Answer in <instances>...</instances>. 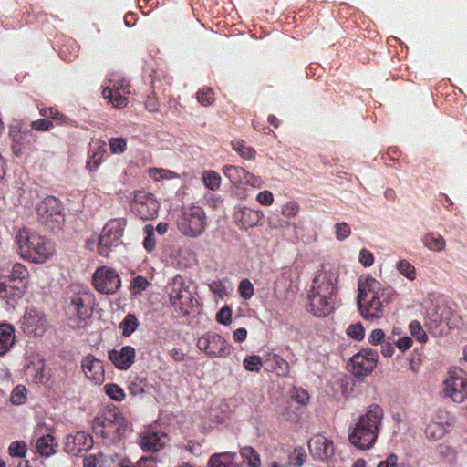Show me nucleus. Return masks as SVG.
I'll list each match as a JSON object with an SVG mask.
<instances>
[{"mask_svg":"<svg viewBox=\"0 0 467 467\" xmlns=\"http://www.w3.org/2000/svg\"><path fill=\"white\" fill-rule=\"evenodd\" d=\"M9 453L13 457H25L27 451L26 444L24 441H15L9 446Z\"/></svg>","mask_w":467,"mask_h":467,"instance_id":"4d7b16f0","label":"nucleus"},{"mask_svg":"<svg viewBox=\"0 0 467 467\" xmlns=\"http://www.w3.org/2000/svg\"><path fill=\"white\" fill-rule=\"evenodd\" d=\"M242 184H247L254 188H261L264 185V181L261 177L252 174L244 170Z\"/></svg>","mask_w":467,"mask_h":467,"instance_id":"6e6d98bb","label":"nucleus"},{"mask_svg":"<svg viewBox=\"0 0 467 467\" xmlns=\"http://www.w3.org/2000/svg\"><path fill=\"white\" fill-rule=\"evenodd\" d=\"M36 211L41 223L50 230L59 229L65 222L62 203L53 196L42 200Z\"/></svg>","mask_w":467,"mask_h":467,"instance_id":"9d476101","label":"nucleus"},{"mask_svg":"<svg viewBox=\"0 0 467 467\" xmlns=\"http://www.w3.org/2000/svg\"><path fill=\"white\" fill-rule=\"evenodd\" d=\"M232 146L233 149L237 151L242 158L250 160L254 156V150L251 147L246 146L242 141L234 142Z\"/></svg>","mask_w":467,"mask_h":467,"instance_id":"864d4df0","label":"nucleus"},{"mask_svg":"<svg viewBox=\"0 0 467 467\" xmlns=\"http://www.w3.org/2000/svg\"><path fill=\"white\" fill-rule=\"evenodd\" d=\"M109 146L112 154H120L127 148V140L124 138H112L109 141Z\"/></svg>","mask_w":467,"mask_h":467,"instance_id":"603ef678","label":"nucleus"},{"mask_svg":"<svg viewBox=\"0 0 467 467\" xmlns=\"http://www.w3.org/2000/svg\"><path fill=\"white\" fill-rule=\"evenodd\" d=\"M25 372L36 382H43L49 378V370L44 359L36 353H28L26 357Z\"/></svg>","mask_w":467,"mask_h":467,"instance_id":"f3484780","label":"nucleus"},{"mask_svg":"<svg viewBox=\"0 0 467 467\" xmlns=\"http://www.w3.org/2000/svg\"><path fill=\"white\" fill-rule=\"evenodd\" d=\"M81 366L86 378L92 383L99 385L104 381V367L99 359L88 355L83 358Z\"/></svg>","mask_w":467,"mask_h":467,"instance_id":"412c9836","label":"nucleus"},{"mask_svg":"<svg viewBox=\"0 0 467 467\" xmlns=\"http://www.w3.org/2000/svg\"><path fill=\"white\" fill-rule=\"evenodd\" d=\"M274 195L270 191H262L256 195L258 203L264 206H271L274 203Z\"/></svg>","mask_w":467,"mask_h":467,"instance_id":"0e129e2a","label":"nucleus"},{"mask_svg":"<svg viewBox=\"0 0 467 467\" xmlns=\"http://www.w3.org/2000/svg\"><path fill=\"white\" fill-rule=\"evenodd\" d=\"M169 296L171 305L182 315L188 316L197 308V300L179 275L175 276L171 284Z\"/></svg>","mask_w":467,"mask_h":467,"instance_id":"6e6552de","label":"nucleus"},{"mask_svg":"<svg viewBox=\"0 0 467 467\" xmlns=\"http://www.w3.org/2000/svg\"><path fill=\"white\" fill-rule=\"evenodd\" d=\"M36 448L41 456L50 457L56 452L57 444L54 437L50 434H47L36 441Z\"/></svg>","mask_w":467,"mask_h":467,"instance_id":"c756f323","label":"nucleus"},{"mask_svg":"<svg viewBox=\"0 0 467 467\" xmlns=\"http://www.w3.org/2000/svg\"><path fill=\"white\" fill-rule=\"evenodd\" d=\"M336 236L338 240H345L350 235V227L346 223H338L335 225Z\"/></svg>","mask_w":467,"mask_h":467,"instance_id":"e2e57ef3","label":"nucleus"},{"mask_svg":"<svg viewBox=\"0 0 467 467\" xmlns=\"http://www.w3.org/2000/svg\"><path fill=\"white\" fill-rule=\"evenodd\" d=\"M178 232L187 238H197L203 234L207 227V216L198 205L190 204L182 208L176 220Z\"/></svg>","mask_w":467,"mask_h":467,"instance_id":"39448f33","label":"nucleus"},{"mask_svg":"<svg viewBox=\"0 0 467 467\" xmlns=\"http://www.w3.org/2000/svg\"><path fill=\"white\" fill-rule=\"evenodd\" d=\"M15 242L19 256L32 264H45L56 254L52 241L28 227L17 230Z\"/></svg>","mask_w":467,"mask_h":467,"instance_id":"f03ea898","label":"nucleus"},{"mask_svg":"<svg viewBox=\"0 0 467 467\" xmlns=\"http://www.w3.org/2000/svg\"><path fill=\"white\" fill-rule=\"evenodd\" d=\"M106 153V143L99 141L96 147L90 160L87 163V167L89 171H95L103 161V157Z\"/></svg>","mask_w":467,"mask_h":467,"instance_id":"2f4dec72","label":"nucleus"},{"mask_svg":"<svg viewBox=\"0 0 467 467\" xmlns=\"http://www.w3.org/2000/svg\"><path fill=\"white\" fill-rule=\"evenodd\" d=\"M146 380L143 378L135 377L129 384V390L130 394L141 395L145 392Z\"/></svg>","mask_w":467,"mask_h":467,"instance_id":"09e8293b","label":"nucleus"},{"mask_svg":"<svg viewBox=\"0 0 467 467\" xmlns=\"http://www.w3.org/2000/svg\"><path fill=\"white\" fill-rule=\"evenodd\" d=\"M92 281L96 290L103 294H113L121 285L119 275L107 266L98 268L93 274Z\"/></svg>","mask_w":467,"mask_h":467,"instance_id":"4468645a","label":"nucleus"},{"mask_svg":"<svg viewBox=\"0 0 467 467\" xmlns=\"http://www.w3.org/2000/svg\"><path fill=\"white\" fill-rule=\"evenodd\" d=\"M46 314L36 307H27L20 319V329L29 337H40L48 329Z\"/></svg>","mask_w":467,"mask_h":467,"instance_id":"9b49d317","label":"nucleus"},{"mask_svg":"<svg viewBox=\"0 0 467 467\" xmlns=\"http://www.w3.org/2000/svg\"><path fill=\"white\" fill-rule=\"evenodd\" d=\"M378 433L357 422L355 428L349 434L350 442L358 449H370L378 439Z\"/></svg>","mask_w":467,"mask_h":467,"instance_id":"aec40b11","label":"nucleus"},{"mask_svg":"<svg viewBox=\"0 0 467 467\" xmlns=\"http://www.w3.org/2000/svg\"><path fill=\"white\" fill-rule=\"evenodd\" d=\"M31 128L38 131H47L53 128V123L47 119H37L31 122Z\"/></svg>","mask_w":467,"mask_h":467,"instance_id":"69168bd1","label":"nucleus"},{"mask_svg":"<svg viewBox=\"0 0 467 467\" xmlns=\"http://www.w3.org/2000/svg\"><path fill=\"white\" fill-rule=\"evenodd\" d=\"M144 234H146L143 241V247L148 251L151 252L154 250L156 245V238L154 228L151 224H148L144 227Z\"/></svg>","mask_w":467,"mask_h":467,"instance_id":"37998d69","label":"nucleus"},{"mask_svg":"<svg viewBox=\"0 0 467 467\" xmlns=\"http://www.w3.org/2000/svg\"><path fill=\"white\" fill-rule=\"evenodd\" d=\"M138 325V320L134 315H127L119 325V327L122 330V335L125 337L130 336L137 329Z\"/></svg>","mask_w":467,"mask_h":467,"instance_id":"4c0bfd02","label":"nucleus"},{"mask_svg":"<svg viewBox=\"0 0 467 467\" xmlns=\"http://www.w3.org/2000/svg\"><path fill=\"white\" fill-rule=\"evenodd\" d=\"M299 213V205L296 202H288L282 205L281 213L288 219L295 218Z\"/></svg>","mask_w":467,"mask_h":467,"instance_id":"5fc2aeb1","label":"nucleus"},{"mask_svg":"<svg viewBox=\"0 0 467 467\" xmlns=\"http://www.w3.org/2000/svg\"><path fill=\"white\" fill-rule=\"evenodd\" d=\"M125 226L124 218L109 220L102 228L99 236L88 241V247L92 250L96 247L97 252L103 257L109 256L113 244L121 238Z\"/></svg>","mask_w":467,"mask_h":467,"instance_id":"0eeeda50","label":"nucleus"},{"mask_svg":"<svg viewBox=\"0 0 467 467\" xmlns=\"http://www.w3.org/2000/svg\"><path fill=\"white\" fill-rule=\"evenodd\" d=\"M306 460V454L303 448H296L290 456V462L297 467L302 466Z\"/></svg>","mask_w":467,"mask_h":467,"instance_id":"bf43d9fd","label":"nucleus"},{"mask_svg":"<svg viewBox=\"0 0 467 467\" xmlns=\"http://www.w3.org/2000/svg\"><path fill=\"white\" fill-rule=\"evenodd\" d=\"M224 175L236 185H242L243 175L244 169L236 166H225L223 169Z\"/></svg>","mask_w":467,"mask_h":467,"instance_id":"e433bc0d","label":"nucleus"},{"mask_svg":"<svg viewBox=\"0 0 467 467\" xmlns=\"http://www.w3.org/2000/svg\"><path fill=\"white\" fill-rule=\"evenodd\" d=\"M384 288L379 281L370 275H362L358 279L357 303L362 317L375 321L383 317L384 305L381 300Z\"/></svg>","mask_w":467,"mask_h":467,"instance_id":"7ed1b4c3","label":"nucleus"},{"mask_svg":"<svg viewBox=\"0 0 467 467\" xmlns=\"http://www.w3.org/2000/svg\"><path fill=\"white\" fill-rule=\"evenodd\" d=\"M263 212L249 207H242L236 213V220L242 229H251L262 223Z\"/></svg>","mask_w":467,"mask_h":467,"instance_id":"393cba45","label":"nucleus"},{"mask_svg":"<svg viewBox=\"0 0 467 467\" xmlns=\"http://www.w3.org/2000/svg\"><path fill=\"white\" fill-rule=\"evenodd\" d=\"M202 179L205 186L212 190L215 191L219 189L221 184V177L218 173L213 171H206L202 174Z\"/></svg>","mask_w":467,"mask_h":467,"instance_id":"79ce46f5","label":"nucleus"},{"mask_svg":"<svg viewBox=\"0 0 467 467\" xmlns=\"http://www.w3.org/2000/svg\"><path fill=\"white\" fill-rule=\"evenodd\" d=\"M40 115L57 120V124L59 125L66 124L67 120L66 116H64L61 112L55 109L54 108L42 109L40 110Z\"/></svg>","mask_w":467,"mask_h":467,"instance_id":"8fccbe9b","label":"nucleus"},{"mask_svg":"<svg viewBox=\"0 0 467 467\" xmlns=\"http://www.w3.org/2000/svg\"><path fill=\"white\" fill-rule=\"evenodd\" d=\"M308 448L314 458L322 461L329 460L335 453L333 441L320 434L313 436L308 441Z\"/></svg>","mask_w":467,"mask_h":467,"instance_id":"a211bd4d","label":"nucleus"},{"mask_svg":"<svg viewBox=\"0 0 467 467\" xmlns=\"http://www.w3.org/2000/svg\"><path fill=\"white\" fill-rule=\"evenodd\" d=\"M103 97L108 99L111 104L119 109L124 108L127 105V98L120 94L118 91H114L110 88H105L103 92Z\"/></svg>","mask_w":467,"mask_h":467,"instance_id":"473e14b6","label":"nucleus"},{"mask_svg":"<svg viewBox=\"0 0 467 467\" xmlns=\"http://www.w3.org/2000/svg\"><path fill=\"white\" fill-rule=\"evenodd\" d=\"M91 304L92 294L88 289L79 286L72 287L67 293V315L79 326L91 316Z\"/></svg>","mask_w":467,"mask_h":467,"instance_id":"423d86ee","label":"nucleus"},{"mask_svg":"<svg viewBox=\"0 0 467 467\" xmlns=\"http://www.w3.org/2000/svg\"><path fill=\"white\" fill-rule=\"evenodd\" d=\"M169 442L167 434L153 427L146 428L140 434L138 444L143 451L157 452Z\"/></svg>","mask_w":467,"mask_h":467,"instance_id":"dca6fc26","label":"nucleus"},{"mask_svg":"<svg viewBox=\"0 0 467 467\" xmlns=\"http://www.w3.org/2000/svg\"><path fill=\"white\" fill-rule=\"evenodd\" d=\"M338 272L332 267L322 265L315 272L307 296L308 310L313 315L325 317L333 311V298L338 290Z\"/></svg>","mask_w":467,"mask_h":467,"instance_id":"f257e3e1","label":"nucleus"},{"mask_svg":"<svg viewBox=\"0 0 467 467\" xmlns=\"http://www.w3.org/2000/svg\"><path fill=\"white\" fill-rule=\"evenodd\" d=\"M239 293L244 299L251 298L254 295V286L252 283L247 279L242 280L239 285Z\"/></svg>","mask_w":467,"mask_h":467,"instance_id":"680f3d73","label":"nucleus"},{"mask_svg":"<svg viewBox=\"0 0 467 467\" xmlns=\"http://www.w3.org/2000/svg\"><path fill=\"white\" fill-rule=\"evenodd\" d=\"M92 445V437L84 431H79L75 435H69L67 437L65 450L67 453L77 456L82 451L89 450Z\"/></svg>","mask_w":467,"mask_h":467,"instance_id":"4be33fe9","label":"nucleus"},{"mask_svg":"<svg viewBox=\"0 0 467 467\" xmlns=\"http://www.w3.org/2000/svg\"><path fill=\"white\" fill-rule=\"evenodd\" d=\"M396 270L408 280L413 282L417 279V271L414 265L406 259H400L395 264Z\"/></svg>","mask_w":467,"mask_h":467,"instance_id":"7c9ffc66","label":"nucleus"},{"mask_svg":"<svg viewBox=\"0 0 467 467\" xmlns=\"http://www.w3.org/2000/svg\"><path fill=\"white\" fill-rule=\"evenodd\" d=\"M150 177L156 182L169 181L178 179L179 175L170 170L152 168L149 170Z\"/></svg>","mask_w":467,"mask_h":467,"instance_id":"f704fd0d","label":"nucleus"},{"mask_svg":"<svg viewBox=\"0 0 467 467\" xmlns=\"http://www.w3.org/2000/svg\"><path fill=\"white\" fill-rule=\"evenodd\" d=\"M270 360L273 363V369L278 376H288L290 367L287 361H285L284 358H282L280 356L276 354L272 355Z\"/></svg>","mask_w":467,"mask_h":467,"instance_id":"c9c22d12","label":"nucleus"},{"mask_svg":"<svg viewBox=\"0 0 467 467\" xmlns=\"http://www.w3.org/2000/svg\"><path fill=\"white\" fill-rule=\"evenodd\" d=\"M198 348L210 356H223L228 353L225 340L219 335L208 334L201 337L197 342Z\"/></svg>","mask_w":467,"mask_h":467,"instance_id":"6ab92c4d","label":"nucleus"},{"mask_svg":"<svg viewBox=\"0 0 467 467\" xmlns=\"http://www.w3.org/2000/svg\"><path fill=\"white\" fill-rule=\"evenodd\" d=\"M379 355L372 349H363L355 354L348 363V371L357 378L369 375L376 368Z\"/></svg>","mask_w":467,"mask_h":467,"instance_id":"f8f14e48","label":"nucleus"},{"mask_svg":"<svg viewBox=\"0 0 467 467\" xmlns=\"http://www.w3.org/2000/svg\"><path fill=\"white\" fill-rule=\"evenodd\" d=\"M109 358L117 368L126 370L134 362L135 349L132 347L126 346L119 350H110L109 351Z\"/></svg>","mask_w":467,"mask_h":467,"instance_id":"b1692460","label":"nucleus"},{"mask_svg":"<svg viewBox=\"0 0 467 467\" xmlns=\"http://www.w3.org/2000/svg\"><path fill=\"white\" fill-rule=\"evenodd\" d=\"M171 257L179 267L185 268L191 265L190 252L181 247L172 250Z\"/></svg>","mask_w":467,"mask_h":467,"instance_id":"72a5a7b5","label":"nucleus"},{"mask_svg":"<svg viewBox=\"0 0 467 467\" xmlns=\"http://www.w3.org/2000/svg\"><path fill=\"white\" fill-rule=\"evenodd\" d=\"M131 208L142 220H152L158 215L160 204L153 194L138 191L133 194Z\"/></svg>","mask_w":467,"mask_h":467,"instance_id":"ddd939ff","label":"nucleus"},{"mask_svg":"<svg viewBox=\"0 0 467 467\" xmlns=\"http://www.w3.org/2000/svg\"><path fill=\"white\" fill-rule=\"evenodd\" d=\"M30 135V131L21 122L15 121L9 126L8 137L11 140L10 148L16 157H23L27 153L30 147V141L28 140Z\"/></svg>","mask_w":467,"mask_h":467,"instance_id":"2eb2a0df","label":"nucleus"},{"mask_svg":"<svg viewBox=\"0 0 467 467\" xmlns=\"http://www.w3.org/2000/svg\"><path fill=\"white\" fill-rule=\"evenodd\" d=\"M216 320L224 326H228L232 322V310L229 306L222 307L216 315Z\"/></svg>","mask_w":467,"mask_h":467,"instance_id":"052dcab7","label":"nucleus"},{"mask_svg":"<svg viewBox=\"0 0 467 467\" xmlns=\"http://www.w3.org/2000/svg\"><path fill=\"white\" fill-rule=\"evenodd\" d=\"M244 368L251 372H259L263 362L259 356L252 355L246 357L243 361Z\"/></svg>","mask_w":467,"mask_h":467,"instance_id":"c03bdc74","label":"nucleus"},{"mask_svg":"<svg viewBox=\"0 0 467 467\" xmlns=\"http://www.w3.org/2000/svg\"><path fill=\"white\" fill-rule=\"evenodd\" d=\"M27 400V390L25 386L18 385L16 386L10 396V402L13 405L19 406L23 405L26 402Z\"/></svg>","mask_w":467,"mask_h":467,"instance_id":"58836bf2","label":"nucleus"},{"mask_svg":"<svg viewBox=\"0 0 467 467\" xmlns=\"http://www.w3.org/2000/svg\"><path fill=\"white\" fill-rule=\"evenodd\" d=\"M102 462V454H90L85 457L83 461V467H97Z\"/></svg>","mask_w":467,"mask_h":467,"instance_id":"774afa93","label":"nucleus"},{"mask_svg":"<svg viewBox=\"0 0 467 467\" xmlns=\"http://www.w3.org/2000/svg\"><path fill=\"white\" fill-rule=\"evenodd\" d=\"M94 433L109 442L120 441L131 431L130 421L118 410H107L93 421Z\"/></svg>","mask_w":467,"mask_h":467,"instance_id":"20e7f679","label":"nucleus"},{"mask_svg":"<svg viewBox=\"0 0 467 467\" xmlns=\"http://www.w3.org/2000/svg\"><path fill=\"white\" fill-rule=\"evenodd\" d=\"M149 286L148 280L143 276L135 277L130 286L131 295L136 296L140 294Z\"/></svg>","mask_w":467,"mask_h":467,"instance_id":"3c124183","label":"nucleus"},{"mask_svg":"<svg viewBox=\"0 0 467 467\" xmlns=\"http://www.w3.org/2000/svg\"><path fill=\"white\" fill-rule=\"evenodd\" d=\"M444 397L461 403L467 399V373L459 367H451L442 383Z\"/></svg>","mask_w":467,"mask_h":467,"instance_id":"1a4fd4ad","label":"nucleus"},{"mask_svg":"<svg viewBox=\"0 0 467 467\" xmlns=\"http://www.w3.org/2000/svg\"><path fill=\"white\" fill-rule=\"evenodd\" d=\"M451 427L450 422H430L425 429V436L429 441H436L441 440L447 433Z\"/></svg>","mask_w":467,"mask_h":467,"instance_id":"c85d7f7f","label":"nucleus"},{"mask_svg":"<svg viewBox=\"0 0 467 467\" xmlns=\"http://www.w3.org/2000/svg\"><path fill=\"white\" fill-rule=\"evenodd\" d=\"M232 456L234 454L231 453L213 455L209 461V467H234L230 459Z\"/></svg>","mask_w":467,"mask_h":467,"instance_id":"a19ab883","label":"nucleus"},{"mask_svg":"<svg viewBox=\"0 0 467 467\" xmlns=\"http://www.w3.org/2000/svg\"><path fill=\"white\" fill-rule=\"evenodd\" d=\"M106 394L116 401H122L125 399L124 390L118 385L110 383L104 387Z\"/></svg>","mask_w":467,"mask_h":467,"instance_id":"49530a36","label":"nucleus"},{"mask_svg":"<svg viewBox=\"0 0 467 467\" xmlns=\"http://www.w3.org/2000/svg\"><path fill=\"white\" fill-rule=\"evenodd\" d=\"M242 457L247 462L249 467H260L259 454L252 447H244L241 450Z\"/></svg>","mask_w":467,"mask_h":467,"instance_id":"ea45409f","label":"nucleus"},{"mask_svg":"<svg viewBox=\"0 0 467 467\" xmlns=\"http://www.w3.org/2000/svg\"><path fill=\"white\" fill-rule=\"evenodd\" d=\"M15 329L9 324H0V356L6 354L15 345Z\"/></svg>","mask_w":467,"mask_h":467,"instance_id":"bb28decb","label":"nucleus"},{"mask_svg":"<svg viewBox=\"0 0 467 467\" xmlns=\"http://www.w3.org/2000/svg\"><path fill=\"white\" fill-rule=\"evenodd\" d=\"M292 399L300 405H306L309 401L308 393L301 389H295Z\"/></svg>","mask_w":467,"mask_h":467,"instance_id":"338daca9","label":"nucleus"},{"mask_svg":"<svg viewBox=\"0 0 467 467\" xmlns=\"http://www.w3.org/2000/svg\"><path fill=\"white\" fill-rule=\"evenodd\" d=\"M347 334L356 340H361L364 337L365 330L361 323H355L348 326Z\"/></svg>","mask_w":467,"mask_h":467,"instance_id":"13d9d810","label":"nucleus"},{"mask_svg":"<svg viewBox=\"0 0 467 467\" xmlns=\"http://www.w3.org/2000/svg\"><path fill=\"white\" fill-rule=\"evenodd\" d=\"M28 276V271L26 267L20 264L16 263L12 270L8 275H0V293L5 290L7 286V280L16 281V280H24Z\"/></svg>","mask_w":467,"mask_h":467,"instance_id":"cd10ccee","label":"nucleus"},{"mask_svg":"<svg viewBox=\"0 0 467 467\" xmlns=\"http://www.w3.org/2000/svg\"><path fill=\"white\" fill-rule=\"evenodd\" d=\"M410 334L420 343H425L428 340V336L423 330L422 326L419 321H412L409 325Z\"/></svg>","mask_w":467,"mask_h":467,"instance_id":"a18cd8bd","label":"nucleus"},{"mask_svg":"<svg viewBox=\"0 0 467 467\" xmlns=\"http://www.w3.org/2000/svg\"><path fill=\"white\" fill-rule=\"evenodd\" d=\"M422 243L424 247L432 253H442L447 247L446 239L436 232L426 234L422 238Z\"/></svg>","mask_w":467,"mask_h":467,"instance_id":"a878e982","label":"nucleus"},{"mask_svg":"<svg viewBox=\"0 0 467 467\" xmlns=\"http://www.w3.org/2000/svg\"><path fill=\"white\" fill-rule=\"evenodd\" d=\"M196 99L202 106L207 107L213 103L214 93L210 88H203L197 92Z\"/></svg>","mask_w":467,"mask_h":467,"instance_id":"de8ad7c7","label":"nucleus"},{"mask_svg":"<svg viewBox=\"0 0 467 467\" xmlns=\"http://www.w3.org/2000/svg\"><path fill=\"white\" fill-rule=\"evenodd\" d=\"M383 419V409L377 404H372L359 416L358 422L379 434Z\"/></svg>","mask_w":467,"mask_h":467,"instance_id":"5701e85b","label":"nucleus"}]
</instances>
